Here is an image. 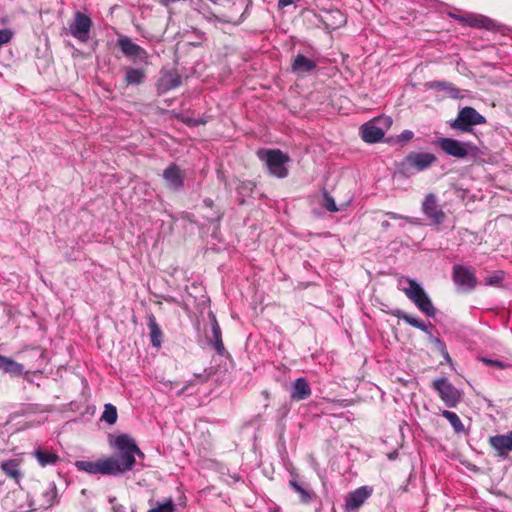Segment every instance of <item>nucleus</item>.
Listing matches in <instances>:
<instances>
[{
    "mask_svg": "<svg viewBox=\"0 0 512 512\" xmlns=\"http://www.w3.org/2000/svg\"><path fill=\"white\" fill-rule=\"evenodd\" d=\"M398 287L426 316H435L436 309L431 299L417 281L408 277H402L398 281Z\"/></svg>",
    "mask_w": 512,
    "mask_h": 512,
    "instance_id": "obj_1",
    "label": "nucleus"
},
{
    "mask_svg": "<svg viewBox=\"0 0 512 512\" xmlns=\"http://www.w3.org/2000/svg\"><path fill=\"white\" fill-rule=\"evenodd\" d=\"M398 287L426 316H435L436 309L431 299L417 281L408 277H402L398 281Z\"/></svg>",
    "mask_w": 512,
    "mask_h": 512,
    "instance_id": "obj_2",
    "label": "nucleus"
},
{
    "mask_svg": "<svg viewBox=\"0 0 512 512\" xmlns=\"http://www.w3.org/2000/svg\"><path fill=\"white\" fill-rule=\"evenodd\" d=\"M115 448L119 451V457H109L115 465L116 475L130 471L135 465L133 458V438L126 434L119 435L114 442Z\"/></svg>",
    "mask_w": 512,
    "mask_h": 512,
    "instance_id": "obj_3",
    "label": "nucleus"
},
{
    "mask_svg": "<svg viewBox=\"0 0 512 512\" xmlns=\"http://www.w3.org/2000/svg\"><path fill=\"white\" fill-rule=\"evenodd\" d=\"M258 158L265 163L271 175L278 178H285L288 175L286 164L289 157L278 149H260L257 151Z\"/></svg>",
    "mask_w": 512,
    "mask_h": 512,
    "instance_id": "obj_4",
    "label": "nucleus"
},
{
    "mask_svg": "<svg viewBox=\"0 0 512 512\" xmlns=\"http://www.w3.org/2000/svg\"><path fill=\"white\" fill-rule=\"evenodd\" d=\"M391 124L392 120L387 116L363 124L360 128L362 139L367 143L380 141L385 135L384 128H389Z\"/></svg>",
    "mask_w": 512,
    "mask_h": 512,
    "instance_id": "obj_5",
    "label": "nucleus"
},
{
    "mask_svg": "<svg viewBox=\"0 0 512 512\" xmlns=\"http://www.w3.org/2000/svg\"><path fill=\"white\" fill-rule=\"evenodd\" d=\"M436 160L437 158L432 153L411 152L401 163V168L404 172H421L428 169Z\"/></svg>",
    "mask_w": 512,
    "mask_h": 512,
    "instance_id": "obj_6",
    "label": "nucleus"
},
{
    "mask_svg": "<svg viewBox=\"0 0 512 512\" xmlns=\"http://www.w3.org/2000/svg\"><path fill=\"white\" fill-rule=\"evenodd\" d=\"M486 119L472 107L462 108L457 118L451 123V127L463 132L471 131L474 125L484 124Z\"/></svg>",
    "mask_w": 512,
    "mask_h": 512,
    "instance_id": "obj_7",
    "label": "nucleus"
},
{
    "mask_svg": "<svg viewBox=\"0 0 512 512\" xmlns=\"http://www.w3.org/2000/svg\"><path fill=\"white\" fill-rule=\"evenodd\" d=\"M75 467L90 475H116L115 465L108 458L98 459L97 461L78 460Z\"/></svg>",
    "mask_w": 512,
    "mask_h": 512,
    "instance_id": "obj_8",
    "label": "nucleus"
},
{
    "mask_svg": "<svg viewBox=\"0 0 512 512\" xmlns=\"http://www.w3.org/2000/svg\"><path fill=\"white\" fill-rule=\"evenodd\" d=\"M92 21L89 16L76 12L72 22L69 24V33L78 41L86 43L89 40V33Z\"/></svg>",
    "mask_w": 512,
    "mask_h": 512,
    "instance_id": "obj_9",
    "label": "nucleus"
},
{
    "mask_svg": "<svg viewBox=\"0 0 512 512\" xmlns=\"http://www.w3.org/2000/svg\"><path fill=\"white\" fill-rule=\"evenodd\" d=\"M422 212L434 224H441L445 221V213L438 203L437 196L433 193L425 196L422 203Z\"/></svg>",
    "mask_w": 512,
    "mask_h": 512,
    "instance_id": "obj_10",
    "label": "nucleus"
},
{
    "mask_svg": "<svg viewBox=\"0 0 512 512\" xmlns=\"http://www.w3.org/2000/svg\"><path fill=\"white\" fill-rule=\"evenodd\" d=\"M453 280L456 285L464 290H472L477 284L474 270L463 265L453 266Z\"/></svg>",
    "mask_w": 512,
    "mask_h": 512,
    "instance_id": "obj_11",
    "label": "nucleus"
},
{
    "mask_svg": "<svg viewBox=\"0 0 512 512\" xmlns=\"http://www.w3.org/2000/svg\"><path fill=\"white\" fill-rule=\"evenodd\" d=\"M373 489L369 486H362L349 493L345 500L347 511L358 509L372 495Z\"/></svg>",
    "mask_w": 512,
    "mask_h": 512,
    "instance_id": "obj_12",
    "label": "nucleus"
},
{
    "mask_svg": "<svg viewBox=\"0 0 512 512\" xmlns=\"http://www.w3.org/2000/svg\"><path fill=\"white\" fill-rule=\"evenodd\" d=\"M438 396L449 408L456 407L462 400L463 391L456 386H434Z\"/></svg>",
    "mask_w": 512,
    "mask_h": 512,
    "instance_id": "obj_13",
    "label": "nucleus"
},
{
    "mask_svg": "<svg viewBox=\"0 0 512 512\" xmlns=\"http://www.w3.org/2000/svg\"><path fill=\"white\" fill-rule=\"evenodd\" d=\"M488 442L499 457L506 458L508 453L512 451V430L506 434L491 436Z\"/></svg>",
    "mask_w": 512,
    "mask_h": 512,
    "instance_id": "obj_14",
    "label": "nucleus"
},
{
    "mask_svg": "<svg viewBox=\"0 0 512 512\" xmlns=\"http://www.w3.org/2000/svg\"><path fill=\"white\" fill-rule=\"evenodd\" d=\"M117 42L121 51L126 56L133 57L142 61L147 59V52L142 47L134 43L129 37L120 36Z\"/></svg>",
    "mask_w": 512,
    "mask_h": 512,
    "instance_id": "obj_15",
    "label": "nucleus"
},
{
    "mask_svg": "<svg viewBox=\"0 0 512 512\" xmlns=\"http://www.w3.org/2000/svg\"><path fill=\"white\" fill-rule=\"evenodd\" d=\"M439 147L448 155L455 158H465L468 151L464 144L451 138H440L437 141Z\"/></svg>",
    "mask_w": 512,
    "mask_h": 512,
    "instance_id": "obj_16",
    "label": "nucleus"
},
{
    "mask_svg": "<svg viewBox=\"0 0 512 512\" xmlns=\"http://www.w3.org/2000/svg\"><path fill=\"white\" fill-rule=\"evenodd\" d=\"M163 178L167 185L174 190H177L183 186V173L175 164H171L164 170Z\"/></svg>",
    "mask_w": 512,
    "mask_h": 512,
    "instance_id": "obj_17",
    "label": "nucleus"
},
{
    "mask_svg": "<svg viewBox=\"0 0 512 512\" xmlns=\"http://www.w3.org/2000/svg\"><path fill=\"white\" fill-rule=\"evenodd\" d=\"M21 462L22 460L19 458L4 460L0 462V469L7 477L19 483L22 478Z\"/></svg>",
    "mask_w": 512,
    "mask_h": 512,
    "instance_id": "obj_18",
    "label": "nucleus"
},
{
    "mask_svg": "<svg viewBox=\"0 0 512 512\" xmlns=\"http://www.w3.org/2000/svg\"><path fill=\"white\" fill-rule=\"evenodd\" d=\"M0 371L12 376H19L25 373V368L12 358L0 355Z\"/></svg>",
    "mask_w": 512,
    "mask_h": 512,
    "instance_id": "obj_19",
    "label": "nucleus"
},
{
    "mask_svg": "<svg viewBox=\"0 0 512 512\" xmlns=\"http://www.w3.org/2000/svg\"><path fill=\"white\" fill-rule=\"evenodd\" d=\"M291 488L299 495L300 501L304 504L311 503L316 497L315 493L307 486L298 483L296 480H290Z\"/></svg>",
    "mask_w": 512,
    "mask_h": 512,
    "instance_id": "obj_20",
    "label": "nucleus"
},
{
    "mask_svg": "<svg viewBox=\"0 0 512 512\" xmlns=\"http://www.w3.org/2000/svg\"><path fill=\"white\" fill-rule=\"evenodd\" d=\"M147 325H148V328L150 331V338H151L152 345L156 348H160L161 344H162L163 334H162L161 328L159 327V325L156 322L154 315L151 314L148 316Z\"/></svg>",
    "mask_w": 512,
    "mask_h": 512,
    "instance_id": "obj_21",
    "label": "nucleus"
},
{
    "mask_svg": "<svg viewBox=\"0 0 512 512\" xmlns=\"http://www.w3.org/2000/svg\"><path fill=\"white\" fill-rule=\"evenodd\" d=\"M58 501L57 488L54 483H50L41 495L40 508L48 509Z\"/></svg>",
    "mask_w": 512,
    "mask_h": 512,
    "instance_id": "obj_22",
    "label": "nucleus"
},
{
    "mask_svg": "<svg viewBox=\"0 0 512 512\" xmlns=\"http://www.w3.org/2000/svg\"><path fill=\"white\" fill-rule=\"evenodd\" d=\"M146 77L145 71L142 69L127 67L125 69L124 80L127 85H140Z\"/></svg>",
    "mask_w": 512,
    "mask_h": 512,
    "instance_id": "obj_23",
    "label": "nucleus"
},
{
    "mask_svg": "<svg viewBox=\"0 0 512 512\" xmlns=\"http://www.w3.org/2000/svg\"><path fill=\"white\" fill-rule=\"evenodd\" d=\"M211 334H212L210 337L211 344L213 345V347L219 354H222L224 352L225 348H224V345L222 342L221 329H220V326L215 318H213V321L211 324Z\"/></svg>",
    "mask_w": 512,
    "mask_h": 512,
    "instance_id": "obj_24",
    "label": "nucleus"
},
{
    "mask_svg": "<svg viewBox=\"0 0 512 512\" xmlns=\"http://www.w3.org/2000/svg\"><path fill=\"white\" fill-rule=\"evenodd\" d=\"M393 315L396 316L398 319H401V320H404L407 324L415 327V328H418L426 333H430L429 330H428V326L420 321L419 319L411 316L410 314L402 311V310H396L393 312Z\"/></svg>",
    "mask_w": 512,
    "mask_h": 512,
    "instance_id": "obj_25",
    "label": "nucleus"
},
{
    "mask_svg": "<svg viewBox=\"0 0 512 512\" xmlns=\"http://www.w3.org/2000/svg\"><path fill=\"white\" fill-rule=\"evenodd\" d=\"M315 67V62L303 55H297L292 65L293 71L299 73L310 72Z\"/></svg>",
    "mask_w": 512,
    "mask_h": 512,
    "instance_id": "obj_26",
    "label": "nucleus"
},
{
    "mask_svg": "<svg viewBox=\"0 0 512 512\" xmlns=\"http://www.w3.org/2000/svg\"><path fill=\"white\" fill-rule=\"evenodd\" d=\"M181 85V78L175 73L165 74L159 81V88L163 91L177 88Z\"/></svg>",
    "mask_w": 512,
    "mask_h": 512,
    "instance_id": "obj_27",
    "label": "nucleus"
},
{
    "mask_svg": "<svg viewBox=\"0 0 512 512\" xmlns=\"http://www.w3.org/2000/svg\"><path fill=\"white\" fill-rule=\"evenodd\" d=\"M441 415L447 419L455 433L460 434L465 432V426L456 413L448 410H443L441 412Z\"/></svg>",
    "mask_w": 512,
    "mask_h": 512,
    "instance_id": "obj_28",
    "label": "nucleus"
},
{
    "mask_svg": "<svg viewBox=\"0 0 512 512\" xmlns=\"http://www.w3.org/2000/svg\"><path fill=\"white\" fill-rule=\"evenodd\" d=\"M34 455L38 462L40 463V465L43 467L47 465H53L59 460L58 455H56L55 453L42 449H37L34 452Z\"/></svg>",
    "mask_w": 512,
    "mask_h": 512,
    "instance_id": "obj_29",
    "label": "nucleus"
},
{
    "mask_svg": "<svg viewBox=\"0 0 512 512\" xmlns=\"http://www.w3.org/2000/svg\"><path fill=\"white\" fill-rule=\"evenodd\" d=\"M461 21L467 22L470 26L476 28L486 27L489 28L492 21L484 16H468L467 18H461Z\"/></svg>",
    "mask_w": 512,
    "mask_h": 512,
    "instance_id": "obj_30",
    "label": "nucleus"
},
{
    "mask_svg": "<svg viewBox=\"0 0 512 512\" xmlns=\"http://www.w3.org/2000/svg\"><path fill=\"white\" fill-rule=\"evenodd\" d=\"M311 394L310 386H293L291 397L294 400L300 401L308 398Z\"/></svg>",
    "mask_w": 512,
    "mask_h": 512,
    "instance_id": "obj_31",
    "label": "nucleus"
},
{
    "mask_svg": "<svg viewBox=\"0 0 512 512\" xmlns=\"http://www.w3.org/2000/svg\"><path fill=\"white\" fill-rule=\"evenodd\" d=\"M102 420L112 425L117 421V410L112 404H106L104 412L102 414Z\"/></svg>",
    "mask_w": 512,
    "mask_h": 512,
    "instance_id": "obj_32",
    "label": "nucleus"
},
{
    "mask_svg": "<svg viewBox=\"0 0 512 512\" xmlns=\"http://www.w3.org/2000/svg\"><path fill=\"white\" fill-rule=\"evenodd\" d=\"M434 87H437L441 90H444L448 93V95L452 98H458L460 91L451 83L449 82H436L434 84Z\"/></svg>",
    "mask_w": 512,
    "mask_h": 512,
    "instance_id": "obj_33",
    "label": "nucleus"
},
{
    "mask_svg": "<svg viewBox=\"0 0 512 512\" xmlns=\"http://www.w3.org/2000/svg\"><path fill=\"white\" fill-rule=\"evenodd\" d=\"M175 504L171 498L163 503H158L156 507L149 509L147 512H174Z\"/></svg>",
    "mask_w": 512,
    "mask_h": 512,
    "instance_id": "obj_34",
    "label": "nucleus"
},
{
    "mask_svg": "<svg viewBox=\"0 0 512 512\" xmlns=\"http://www.w3.org/2000/svg\"><path fill=\"white\" fill-rule=\"evenodd\" d=\"M504 278V273L502 271H494L490 276H488L484 284L486 286H497L501 283Z\"/></svg>",
    "mask_w": 512,
    "mask_h": 512,
    "instance_id": "obj_35",
    "label": "nucleus"
},
{
    "mask_svg": "<svg viewBox=\"0 0 512 512\" xmlns=\"http://www.w3.org/2000/svg\"><path fill=\"white\" fill-rule=\"evenodd\" d=\"M323 206L330 212L338 211V208L336 206L334 199L328 193H324Z\"/></svg>",
    "mask_w": 512,
    "mask_h": 512,
    "instance_id": "obj_36",
    "label": "nucleus"
},
{
    "mask_svg": "<svg viewBox=\"0 0 512 512\" xmlns=\"http://www.w3.org/2000/svg\"><path fill=\"white\" fill-rule=\"evenodd\" d=\"M13 37V31L9 28L0 30V47L7 44Z\"/></svg>",
    "mask_w": 512,
    "mask_h": 512,
    "instance_id": "obj_37",
    "label": "nucleus"
},
{
    "mask_svg": "<svg viewBox=\"0 0 512 512\" xmlns=\"http://www.w3.org/2000/svg\"><path fill=\"white\" fill-rule=\"evenodd\" d=\"M254 184L250 181L242 182L241 185L237 187L239 194H249L253 191Z\"/></svg>",
    "mask_w": 512,
    "mask_h": 512,
    "instance_id": "obj_38",
    "label": "nucleus"
},
{
    "mask_svg": "<svg viewBox=\"0 0 512 512\" xmlns=\"http://www.w3.org/2000/svg\"><path fill=\"white\" fill-rule=\"evenodd\" d=\"M481 361L484 362L487 365H492V366H495V367H497L499 369H504V368L509 366L507 363H505L503 361L492 360V359H488V358H482Z\"/></svg>",
    "mask_w": 512,
    "mask_h": 512,
    "instance_id": "obj_39",
    "label": "nucleus"
},
{
    "mask_svg": "<svg viewBox=\"0 0 512 512\" xmlns=\"http://www.w3.org/2000/svg\"><path fill=\"white\" fill-rule=\"evenodd\" d=\"M414 134L411 130H404L399 136L398 141H409L413 138Z\"/></svg>",
    "mask_w": 512,
    "mask_h": 512,
    "instance_id": "obj_40",
    "label": "nucleus"
},
{
    "mask_svg": "<svg viewBox=\"0 0 512 512\" xmlns=\"http://www.w3.org/2000/svg\"><path fill=\"white\" fill-rule=\"evenodd\" d=\"M429 337L431 338L432 342L436 345L437 349L440 350L448 358V355L444 350V346L439 341V339L437 337H434L433 335H429Z\"/></svg>",
    "mask_w": 512,
    "mask_h": 512,
    "instance_id": "obj_41",
    "label": "nucleus"
},
{
    "mask_svg": "<svg viewBox=\"0 0 512 512\" xmlns=\"http://www.w3.org/2000/svg\"><path fill=\"white\" fill-rule=\"evenodd\" d=\"M133 448V458L135 459L136 456H138L139 458H144V453L138 448V446L136 445L135 441L133 440V446H131Z\"/></svg>",
    "mask_w": 512,
    "mask_h": 512,
    "instance_id": "obj_42",
    "label": "nucleus"
},
{
    "mask_svg": "<svg viewBox=\"0 0 512 512\" xmlns=\"http://www.w3.org/2000/svg\"><path fill=\"white\" fill-rule=\"evenodd\" d=\"M386 216H388L390 219H404V217L402 215H399L394 212H387Z\"/></svg>",
    "mask_w": 512,
    "mask_h": 512,
    "instance_id": "obj_43",
    "label": "nucleus"
},
{
    "mask_svg": "<svg viewBox=\"0 0 512 512\" xmlns=\"http://www.w3.org/2000/svg\"><path fill=\"white\" fill-rule=\"evenodd\" d=\"M433 384L441 385V384H447V380L445 378H438L436 379Z\"/></svg>",
    "mask_w": 512,
    "mask_h": 512,
    "instance_id": "obj_44",
    "label": "nucleus"
},
{
    "mask_svg": "<svg viewBox=\"0 0 512 512\" xmlns=\"http://www.w3.org/2000/svg\"><path fill=\"white\" fill-rule=\"evenodd\" d=\"M293 384H306L303 378H297Z\"/></svg>",
    "mask_w": 512,
    "mask_h": 512,
    "instance_id": "obj_45",
    "label": "nucleus"
},
{
    "mask_svg": "<svg viewBox=\"0 0 512 512\" xmlns=\"http://www.w3.org/2000/svg\"><path fill=\"white\" fill-rule=\"evenodd\" d=\"M113 510H114V512H124L122 506H119V507L114 506Z\"/></svg>",
    "mask_w": 512,
    "mask_h": 512,
    "instance_id": "obj_46",
    "label": "nucleus"
},
{
    "mask_svg": "<svg viewBox=\"0 0 512 512\" xmlns=\"http://www.w3.org/2000/svg\"><path fill=\"white\" fill-rule=\"evenodd\" d=\"M383 226L388 227L389 223L388 222H383Z\"/></svg>",
    "mask_w": 512,
    "mask_h": 512,
    "instance_id": "obj_47",
    "label": "nucleus"
},
{
    "mask_svg": "<svg viewBox=\"0 0 512 512\" xmlns=\"http://www.w3.org/2000/svg\"><path fill=\"white\" fill-rule=\"evenodd\" d=\"M183 391H184V389H181L177 394L180 395L183 393Z\"/></svg>",
    "mask_w": 512,
    "mask_h": 512,
    "instance_id": "obj_48",
    "label": "nucleus"
}]
</instances>
